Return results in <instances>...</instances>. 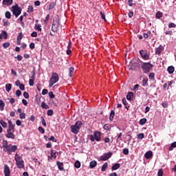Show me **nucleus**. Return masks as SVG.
Segmentation results:
<instances>
[{"label": "nucleus", "mask_w": 176, "mask_h": 176, "mask_svg": "<svg viewBox=\"0 0 176 176\" xmlns=\"http://www.w3.org/2000/svg\"><path fill=\"white\" fill-rule=\"evenodd\" d=\"M122 153L124 155H129V148H124Z\"/></svg>", "instance_id": "nucleus-61"}, {"label": "nucleus", "mask_w": 176, "mask_h": 176, "mask_svg": "<svg viewBox=\"0 0 176 176\" xmlns=\"http://www.w3.org/2000/svg\"><path fill=\"white\" fill-rule=\"evenodd\" d=\"M53 159H57V151L51 150V155H48V161L50 162Z\"/></svg>", "instance_id": "nucleus-11"}, {"label": "nucleus", "mask_w": 176, "mask_h": 176, "mask_svg": "<svg viewBox=\"0 0 176 176\" xmlns=\"http://www.w3.org/2000/svg\"><path fill=\"white\" fill-rule=\"evenodd\" d=\"M52 31L53 32H57V31H58V25L54 23V22L52 23Z\"/></svg>", "instance_id": "nucleus-16"}, {"label": "nucleus", "mask_w": 176, "mask_h": 176, "mask_svg": "<svg viewBox=\"0 0 176 176\" xmlns=\"http://www.w3.org/2000/svg\"><path fill=\"white\" fill-rule=\"evenodd\" d=\"M15 58H16L18 61H21V60H23V56L21 55H18L17 56H15Z\"/></svg>", "instance_id": "nucleus-60"}, {"label": "nucleus", "mask_w": 176, "mask_h": 176, "mask_svg": "<svg viewBox=\"0 0 176 176\" xmlns=\"http://www.w3.org/2000/svg\"><path fill=\"white\" fill-rule=\"evenodd\" d=\"M5 109V102L0 99V111H3Z\"/></svg>", "instance_id": "nucleus-29"}, {"label": "nucleus", "mask_w": 176, "mask_h": 176, "mask_svg": "<svg viewBox=\"0 0 176 176\" xmlns=\"http://www.w3.org/2000/svg\"><path fill=\"white\" fill-rule=\"evenodd\" d=\"M9 46H10V43H4L3 44V47L4 49H8V47H9Z\"/></svg>", "instance_id": "nucleus-47"}, {"label": "nucleus", "mask_w": 176, "mask_h": 176, "mask_svg": "<svg viewBox=\"0 0 176 176\" xmlns=\"http://www.w3.org/2000/svg\"><path fill=\"white\" fill-rule=\"evenodd\" d=\"M3 173L5 176H10V168H9V166H8V164L4 165Z\"/></svg>", "instance_id": "nucleus-12"}, {"label": "nucleus", "mask_w": 176, "mask_h": 176, "mask_svg": "<svg viewBox=\"0 0 176 176\" xmlns=\"http://www.w3.org/2000/svg\"><path fill=\"white\" fill-rule=\"evenodd\" d=\"M122 133H118L117 136L116 137V141H118L119 140H122Z\"/></svg>", "instance_id": "nucleus-44"}, {"label": "nucleus", "mask_w": 176, "mask_h": 176, "mask_svg": "<svg viewBox=\"0 0 176 176\" xmlns=\"http://www.w3.org/2000/svg\"><path fill=\"white\" fill-rule=\"evenodd\" d=\"M2 23L4 27H9V25H10V23L9 22V21L6 19H3Z\"/></svg>", "instance_id": "nucleus-20"}, {"label": "nucleus", "mask_w": 176, "mask_h": 176, "mask_svg": "<svg viewBox=\"0 0 176 176\" xmlns=\"http://www.w3.org/2000/svg\"><path fill=\"white\" fill-rule=\"evenodd\" d=\"M49 141H53V142H57V140L54 136H51L50 138H48Z\"/></svg>", "instance_id": "nucleus-51"}, {"label": "nucleus", "mask_w": 176, "mask_h": 176, "mask_svg": "<svg viewBox=\"0 0 176 176\" xmlns=\"http://www.w3.org/2000/svg\"><path fill=\"white\" fill-rule=\"evenodd\" d=\"M143 138H145V135L144 133H140L138 135V140H143Z\"/></svg>", "instance_id": "nucleus-42"}, {"label": "nucleus", "mask_w": 176, "mask_h": 176, "mask_svg": "<svg viewBox=\"0 0 176 176\" xmlns=\"http://www.w3.org/2000/svg\"><path fill=\"white\" fill-rule=\"evenodd\" d=\"M122 103L125 106V108H126V109H129V108L127 107V105H129V103H127V100L124 98H122Z\"/></svg>", "instance_id": "nucleus-40"}, {"label": "nucleus", "mask_w": 176, "mask_h": 176, "mask_svg": "<svg viewBox=\"0 0 176 176\" xmlns=\"http://www.w3.org/2000/svg\"><path fill=\"white\" fill-rule=\"evenodd\" d=\"M6 19H12V14L9 11H6L5 13Z\"/></svg>", "instance_id": "nucleus-32"}, {"label": "nucleus", "mask_w": 176, "mask_h": 176, "mask_svg": "<svg viewBox=\"0 0 176 176\" xmlns=\"http://www.w3.org/2000/svg\"><path fill=\"white\" fill-rule=\"evenodd\" d=\"M14 160L16 162V165L18 168H24V160H23V157L19 155L17 153L15 154Z\"/></svg>", "instance_id": "nucleus-4"}, {"label": "nucleus", "mask_w": 176, "mask_h": 176, "mask_svg": "<svg viewBox=\"0 0 176 176\" xmlns=\"http://www.w3.org/2000/svg\"><path fill=\"white\" fill-rule=\"evenodd\" d=\"M89 140L91 142H94V141L100 142L101 141V132L98 131H96L94 133V135H89Z\"/></svg>", "instance_id": "nucleus-6"}, {"label": "nucleus", "mask_w": 176, "mask_h": 176, "mask_svg": "<svg viewBox=\"0 0 176 176\" xmlns=\"http://www.w3.org/2000/svg\"><path fill=\"white\" fill-rule=\"evenodd\" d=\"M140 54L143 60H149V55L148 51L142 50L140 51Z\"/></svg>", "instance_id": "nucleus-10"}, {"label": "nucleus", "mask_w": 176, "mask_h": 176, "mask_svg": "<svg viewBox=\"0 0 176 176\" xmlns=\"http://www.w3.org/2000/svg\"><path fill=\"white\" fill-rule=\"evenodd\" d=\"M16 126H21V120H17L16 121Z\"/></svg>", "instance_id": "nucleus-64"}, {"label": "nucleus", "mask_w": 176, "mask_h": 176, "mask_svg": "<svg viewBox=\"0 0 176 176\" xmlns=\"http://www.w3.org/2000/svg\"><path fill=\"white\" fill-rule=\"evenodd\" d=\"M118 168H120V164H115L112 166L111 170H118Z\"/></svg>", "instance_id": "nucleus-30"}, {"label": "nucleus", "mask_w": 176, "mask_h": 176, "mask_svg": "<svg viewBox=\"0 0 176 176\" xmlns=\"http://www.w3.org/2000/svg\"><path fill=\"white\" fill-rule=\"evenodd\" d=\"M141 68L144 74H149V72H151V69L153 68V65L149 63H143Z\"/></svg>", "instance_id": "nucleus-7"}, {"label": "nucleus", "mask_w": 176, "mask_h": 176, "mask_svg": "<svg viewBox=\"0 0 176 176\" xmlns=\"http://www.w3.org/2000/svg\"><path fill=\"white\" fill-rule=\"evenodd\" d=\"M128 16L130 19H131V17H133V16H134V12L133 11H131L129 12Z\"/></svg>", "instance_id": "nucleus-62"}, {"label": "nucleus", "mask_w": 176, "mask_h": 176, "mask_svg": "<svg viewBox=\"0 0 176 176\" xmlns=\"http://www.w3.org/2000/svg\"><path fill=\"white\" fill-rule=\"evenodd\" d=\"M163 52V47L162 46L158 47L155 50V54L160 55V54Z\"/></svg>", "instance_id": "nucleus-22"}, {"label": "nucleus", "mask_w": 176, "mask_h": 176, "mask_svg": "<svg viewBox=\"0 0 176 176\" xmlns=\"http://www.w3.org/2000/svg\"><path fill=\"white\" fill-rule=\"evenodd\" d=\"M157 176H163V169H160L158 170Z\"/></svg>", "instance_id": "nucleus-58"}, {"label": "nucleus", "mask_w": 176, "mask_h": 176, "mask_svg": "<svg viewBox=\"0 0 176 176\" xmlns=\"http://www.w3.org/2000/svg\"><path fill=\"white\" fill-rule=\"evenodd\" d=\"M107 168H108V162L104 163L102 166L101 171H105L107 170Z\"/></svg>", "instance_id": "nucleus-35"}, {"label": "nucleus", "mask_w": 176, "mask_h": 176, "mask_svg": "<svg viewBox=\"0 0 176 176\" xmlns=\"http://www.w3.org/2000/svg\"><path fill=\"white\" fill-rule=\"evenodd\" d=\"M133 0H128L129 6H131V7L135 6V3H133Z\"/></svg>", "instance_id": "nucleus-43"}, {"label": "nucleus", "mask_w": 176, "mask_h": 176, "mask_svg": "<svg viewBox=\"0 0 176 176\" xmlns=\"http://www.w3.org/2000/svg\"><path fill=\"white\" fill-rule=\"evenodd\" d=\"M153 157V153L152 151H148L144 154L145 159L149 160Z\"/></svg>", "instance_id": "nucleus-13"}, {"label": "nucleus", "mask_w": 176, "mask_h": 176, "mask_svg": "<svg viewBox=\"0 0 176 176\" xmlns=\"http://www.w3.org/2000/svg\"><path fill=\"white\" fill-rule=\"evenodd\" d=\"M167 71H168V74H170V75H171V74H174V71H175V68H174V66H169L167 68Z\"/></svg>", "instance_id": "nucleus-19"}, {"label": "nucleus", "mask_w": 176, "mask_h": 176, "mask_svg": "<svg viewBox=\"0 0 176 176\" xmlns=\"http://www.w3.org/2000/svg\"><path fill=\"white\" fill-rule=\"evenodd\" d=\"M23 96L25 97V98H30V94H28V92L25 91L23 93Z\"/></svg>", "instance_id": "nucleus-59"}, {"label": "nucleus", "mask_w": 176, "mask_h": 176, "mask_svg": "<svg viewBox=\"0 0 176 176\" xmlns=\"http://www.w3.org/2000/svg\"><path fill=\"white\" fill-rule=\"evenodd\" d=\"M155 17L156 19H162V17H163V12L157 11L155 14Z\"/></svg>", "instance_id": "nucleus-26"}, {"label": "nucleus", "mask_w": 176, "mask_h": 176, "mask_svg": "<svg viewBox=\"0 0 176 176\" xmlns=\"http://www.w3.org/2000/svg\"><path fill=\"white\" fill-rule=\"evenodd\" d=\"M100 14L101 16V19H102V20H104V21H107V19H105V14H104V13H102V12H100Z\"/></svg>", "instance_id": "nucleus-52"}, {"label": "nucleus", "mask_w": 176, "mask_h": 176, "mask_svg": "<svg viewBox=\"0 0 176 176\" xmlns=\"http://www.w3.org/2000/svg\"><path fill=\"white\" fill-rule=\"evenodd\" d=\"M19 89H21V90H25V87L24 86V84H21L19 85Z\"/></svg>", "instance_id": "nucleus-63"}, {"label": "nucleus", "mask_w": 176, "mask_h": 176, "mask_svg": "<svg viewBox=\"0 0 176 176\" xmlns=\"http://www.w3.org/2000/svg\"><path fill=\"white\" fill-rule=\"evenodd\" d=\"M19 118L20 119H25V113H21Z\"/></svg>", "instance_id": "nucleus-53"}, {"label": "nucleus", "mask_w": 176, "mask_h": 176, "mask_svg": "<svg viewBox=\"0 0 176 176\" xmlns=\"http://www.w3.org/2000/svg\"><path fill=\"white\" fill-rule=\"evenodd\" d=\"M54 6H56V2H52L48 6V10H52L54 9Z\"/></svg>", "instance_id": "nucleus-28"}, {"label": "nucleus", "mask_w": 176, "mask_h": 176, "mask_svg": "<svg viewBox=\"0 0 176 176\" xmlns=\"http://www.w3.org/2000/svg\"><path fill=\"white\" fill-rule=\"evenodd\" d=\"M83 126L82 121H77L74 125H71L70 130L73 134H78Z\"/></svg>", "instance_id": "nucleus-3"}, {"label": "nucleus", "mask_w": 176, "mask_h": 176, "mask_svg": "<svg viewBox=\"0 0 176 176\" xmlns=\"http://www.w3.org/2000/svg\"><path fill=\"white\" fill-rule=\"evenodd\" d=\"M31 36H32V38H36V36H38V33L36 32H33L31 34Z\"/></svg>", "instance_id": "nucleus-57"}, {"label": "nucleus", "mask_w": 176, "mask_h": 176, "mask_svg": "<svg viewBox=\"0 0 176 176\" xmlns=\"http://www.w3.org/2000/svg\"><path fill=\"white\" fill-rule=\"evenodd\" d=\"M53 113H54V111L52 109L48 110L47 112V115L48 116H53Z\"/></svg>", "instance_id": "nucleus-49"}, {"label": "nucleus", "mask_w": 176, "mask_h": 176, "mask_svg": "<svg viewBox=\"0 0 176 176\" xmlns=\"http://www.w3.org/2000/svg\"><path fill=\"white\" fill-rule=\"evenodd\" d=\"M0 124L3 127V129H6V127H8V123H6L3 120H0Z\"/></svg>", "instance_id": "nucleus-27"}, {"label": "nucleus", "mask_w": 176, "mask_h": 176, "mask_svg": "<svg viewBox=\"0 0 176 176\" xmlns=\"http://www.w3.org/2000/svg\"><path fill=\"white\" fill-rule=\"evenodd\" d=\"M114 117H115V111L113 110H111L110 113L109 120L112 122V120H113Z\"/></svg>", "instance_id": "nucleus-31"}, {"label": "nucleus", "mask_w": 176, "mask_h": 176, "mask_svg": "<svg viewBox=\"0 0 176 176\" xmlns=\"http://www.w3.org/2000/svg\"><path fill=\"white\" fill-rule=\"evenodd\" d=\"M96 166H97V161L96 160L91 161L89 164L90 168H94Z\"/></svg>", "instance_id": "nucleus-24"}, {"label": "nucleus", "mask_w": 176, "mask_h": 176, "mask_svg": "<svg viewBox=\"0 0 176 176\" xmlns=\"http://www.w3.org/2000/svg\"><path fill=\"white\" fill-rule=\"evenodd\" d=\"M38 130L41 134H45V129H43V127L39 126Z\"/></svg>", "instance_id": "nucleus-45"}, {"label": "nucleus", "mask_w": 176, "mask_h": 176, "mask_svg": "<svg viewBox=\"0 0 176 176\" xmlns=\"http://www.w3.org/2000/svg\"><path fill=\"white\" fill-rule=\"evenodd\" d=\"M2 148L3 152H6L8 155H12V153L17 151V146H12V144H9V142H8V141L5 140H3Z\"/></svg>", "instance_id": "nucleus-1"}, {"label": "nucleus", "mask_w": 176, "mask_h": 176, "mask_svg": "<svg viewBox=\"0 0 176 176\" xmlns=\"http://www.w3.org/2000/svg\"><path fill=\"white\" fill-rule=\"evenodd\" d=\"M50 19V15L47 14L43 21V23H44V24H45V25H47V23L49 22Z\"/></svg>", "instance_id": "nucleus-33"}, {"label": "nucleus", "mask_w": 176, "mask_h": 176, "mask_svg": "<svg viewBox=\"0 0 176 176\" xmlns=\"http://www.w3.org/2000/svg\"><path fill=\"white\" fill-rule=\"evenodd\" d=\"M13 15L16 17H19L21 14V8L19 6V4H16L12 7Z\"/></svg>", "instance_id": "nucleus-8"}, {"label": "nucleus", "mask_w": 176, "mask_h": 176, "mask_svg": "<svg viewBox=\"0 0 176 176\" xmlns=\"http://www.w3.org/2000/svg\"><path fill=\"white\" fill-rule=\"evenodd\" d=\"M134 98V93L133 92H129L128 94L126 95V99L129 101H131Z\"/></svg>", "instance_id": "nucleus-18"}, {"label": "nucleus", "mask_w": 176, "mask_h": 176, "mask_svg": "<svg viewBox=\"0 0 176 176\" xmlns=\"http://www.w3.org/2000/svg\"><path fill=\"white\" fill-rule=\"evenodd\" d=\"M35 30H36L37 31H39L41 32V31H42V25L41 24H36L35 25Z\"/></svg>", "instance_id": "nucleus-34"}, {"label": "nucleus", "mask_w": 176, "mask_h": 176, "mask_svg": "<svg viewBox=\"0 0 176 176\" xmlns=\"http://www.w3.org/2000/svg\"><path fill=\"white\" fill-rule=\"evenodd\" d=\"M74 71H75V69L74 67H70L69 69V76H70V78H72V76H74Z\"/></svg>", "instance_id": "nucleus-25"}, {"label": "nucleus", "mask_w": 176, "mask_h": 176, "mask_svg": "<svg viewBox=\"0 0 176 176\" xmlns=\"http://www.w3.org/2000/svg\"><path fill=\"white\" fill-rule=\"evenodd\" d=\"M14 127L15 125L13 124L12 120H8V128L7 129V133L6 134V138H11V140H14L16 135H14Z\"/></svg>", "instance_id": "nucleus-2"}, {"label": "nucleus", "mask_w": 176, "mask_h": 176, "mask_svg": "<svg viewBox=\"0 0 176 176\" xmlns=\"http://www.w3.org/2000/svg\"><path fill=\"white\" fill-rule=\"evenodd\" d=\"M49 97L50 98H51V100H53V98H54V97H56V96L54 95V94H53L52 91L49 92Z\"/></svg>", "instance_id": "nucleus-50"}, {"label": "nucleus", "mask_w": 176, "mask_h": 176, "mask_svg": "<svg viewBox=\"0 0 176 176\" xmlns=\"http://www.w3.org/2000/svg\"><path fill=\"white\" fill-rule=\"evenodd\" d=\"M148 78L149 79H151V80H153L155 79V73H150L148 75Z\"/></svg>", "instance_id": "nucleus-41"}, {"label": "nucleus", "mask_w": 176, "mask_h": 176, "mask_svg": "<svg viewBox=\"0 0 176 176\" xmlns=\"http://www.w3.org/2000/svg\"><path fill=\"white\" fill-rule=\"evenodd\" d=\"M34 81H35V76L33 75V76H32V78H30L29 80L30 86H34Z\"/></svg>", "instance_id": "nucleus-23"}, {"label": "nucleus", "mask_w": 176, "mask_h": 176, "mask_svg": "<svg viewBox=\"0 0 176 176\" xmlns=\"http://www.w3.org/2000/svg\"><path fill=\"white\" fill-rule=\"evenodd\" d=\"M6 90L7 93H9L10 90H12V84L10 83H7L6 85Z\"/></svg>", "instance_id": "nucleus-21"}, {"label": "nucleus", "mask_w": 176, "mask_h": 176, "mask_svg": "<svg viewBox=\"0 0 176 176\" xmlns=\"http://www.w3.org/2000/svg\"><path fill=\"white\" fill-rule=\"evenodd\" d=\"M112 157V152H109L104 153L102 156H100V159L102 162H105L108 160V159H111Z\"/></svg>", "instance_id": "nucleus-9"}, {"label": "nucleus", "mask_w": 176, "mask_h": 176, "mask_svg": "<svg viewBox=\"0 0 176 176\" xmlns=\"http://www.w3.org/2000/svg\"><path fill=\"white\" fill-rule=\"evenodd\" d=\"M74 167H76V168H80V162L76 161L74 163Z\"/></svg>", "instance_id": "nucleus-39"}, {"label": "nucleus", "mask_w": 176, "mask_h": 176, "mask_svg": "<svg viewBox=\"0 0 176 176\" xmlns=\"http://www.w3.org/2000/svg\"><path fill=\"white\" fill-rule=\"evenodd\" d=\"M168 27V28H175L176 25L174 23H169Z\"/></svg>", "instance_id": "nucleus-46"}, {"label": "nucleus", "mask_w": 176, "mask_h": 176, "mask_svg": "<svg viewBox=\"0 0 176 176\" xmlns=\"http://www.w3.org/2000/svg\"><path fill=\"white\" fill-rule=\"evenodd\" d=\"M28 13H32L34 12V6H29L27 10Z\"/></svg>", "instance_id": "nucleus-37"}, {"label": "nucleus", "mask_w": 176, "mask_h": 176, "mask_svg": "<svg viewBox=\"0 0 176 176\" xmlns=\"http://www.w3.org/2000/svg\"><path fill=\"white\" fill-rule=\"evenodd\" d=\"M147 82H148V78L143 79V80H142V86H146Z\"/></svg>", "instance_id": "nucleus-55"}, {"label": "nucleus", "mask_w": 176, "mask_h": 176, "mask_svg": "<svg viewBox=\"0 0 176 176\" xmlns=\"http://www.w3.org/2000/svg\"><path fill=\"white\" fill-rule=\"evenodd\" d=\"M41 123L45 127H46V120H45V118L43 117H41Z\"/></svg>", "instance_id": "nucleus-54"}, {"label": "nucleus", "mask_w": 176, "mask_h": 176, "mask_svg": "<svg viewBox=\"0 0 176 176\" xmlns=\"http://www.w3.org/2000/svg\"><path fill=\"white\" fill-rule=\"evenodd\" d=\"M0 39H8V32H6V31H2L1 34H0Z\"/></svg>", "instance_id": "nucleus-15"}, {"label": "nucleus", "mask_w": 176, "mask_h": 176, "mask_svg": "<svg viewBox=\"0 0 176 176\" xmlns=\"http://www.w3.org/2000/svg\"><path fill=\"white\" fill-rule=\"evenodd\" d=\"M148 35H151V32H148L147 33H144L143 36L144 39H148Z\"/></svg>", "instance_id": "nucleus-48"}, {"label": "nucleus", "mask_w": 176, "mask_h": 176, "mask_svg": "<svg viewBox=\"0 0 176 176\" xmlns=\"http://www.w3.org/2000/svg\"><path fill=\"white\" fill-rule=\"evenodd\" d=\"M60 79V77H58V74L56 72H53L52 74V77L50 79L49 81V87H53V85L57 83Z\"/></svg>", "instance_id": "nucleus-5"}, {"label": "nucleus", "mask_w": 176, "mask_h": 176, "mask_svg": "<svg viewBox=\"0 0 176 176\" xmlns=\"http://www.w3.org/2000/svg\"><path fill=\"white\" fill-rule=\"evenodd\" d=\"M2 3L5 6H10L13 5V0H3Z\"/></svg>", "instance_id": "nucleus-14"}, {"label": "nucleus", "mask_w": 176, "mask_h": 176, "mask_svg": "<svg viewBox=\"0 0 176 176\" xmlns=\"http://www.w3.org/2000/svg\"><path fill=\"white\" fill-rule=\"evenodd\" d=\"M48 93H49V91L46 89H43V91H42L43 96H45V95L47 94Z\"/></svg>", "instance_id": "nucleus-56"}, {"label": "nucleus", "mask_w": 176, "mask_h": 176, "mask_svg": "<svg viewBox=\"0 0 176 176\" xmlns=\"http://www.w3.org/2000/svg\"><path fill=\"white\" fill-rule=\"evenodd\" d=\"M56 164L58 166V170H60V171H63L64 170V164L63 162L58 161L56 162Z\"/></svg>", "instance_id": "nucleus-17"}, {"label": "nucleus", "mask_w": 176, "mask_h": 176, "mask_svg": "<svg viewBox=\"0 0 176 176\" xmlns=\"http://www.w3.org/2000/svg\"><path fill=\"white\" fill-rule=\"evenodd\" d=\"M41 107L44 109H49V105H47L45 102H42Z\"/></svg>", "instance_id": "nucleus-38"}, {"label": "nucleus", "mask_w": 176, "mask_h": 176, "mask_svg": "<svg viewBox=\"0 0 176 176\" xmlns=\"http://www.w3.org/2000/svg\"><path fill=\"white\" fill-rule=\"evenodd\" d=\"M146 122H147L146 118H142V119L140 120L139 123H140V124L141 126H144V124H145V123H146Z\"/></svg>", "instance_id": "nucleus-36"}]
</instances>
